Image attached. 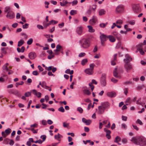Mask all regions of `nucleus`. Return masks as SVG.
Listing matches in <instances>:
<instances>
[{"label": "nucleus", "mask_w": 146, "mask_h": 146, "mask_svg": "<svg viewBox=\"0 0 146 146\" xmlns=\"http://www.w3.org/2000/svg\"><path fill=\"white\" fill-rule=\"evenodd\" d=\"M38 68L40 71H43V69L40 66H38Z\"/></svg>", "instance_id": "obj_61"}, {"label": "nucleus", "mask_w": 146, "mask_h": 146, "mask_svg": "<svg viewBox=\"0 0 146 146\" xmlns=\"http://www.w3.org/2000/svg\"><path fill=\"white\" fill-rule=\"evenodd\" d=\"M2 69H3V70H5L7 71L9 70V69L6 66V65H4L3 66V67L2 68Z\"/></svg>", "instance_id": "obj_49"}, {"label": "nucleus", "mask_w": 146, "mask_h": 146, "mask_svg": "<svg viewBox=\"0 0 146 146\" xmlns=\"http://www.w3.org/2000/svg\"><path fill=\"white\" fill-rule=\"evenodd\" d=\"M77 111H79L80 113H82L83 111V109L80 107H78L77 108Z\"/></svg>", "instance_id": "obj_46"}, {"label": "nucleus", "mask_w": 146, "mask_h": 146, "mask_svg": "<svg viewBox=\"0 0 146 146\" xmlns=\"http://www.w3.org/2000/svg\"><path fill=\"white\" fill-rule=\"evenodd\" d=\"M62 136L60 135L59 133H58L57 135H56L54 136V138L55 139H58L60 138V137H62Z\"/></svg>", "instance_id": "obj_39"}, {"label": "nucleus", "mask_w": 146, "mask_h": 146, "mask_svg": "<svg viewBox=\"0 0 146 146\" xmlns=\"http://www.w3.org/2000/svg\"><path fill=\"white\" fill-rule=\"evenodd\" d=\"M24 83V82L23 81H21L20 82H17L15 83V85L16 87H17L18 86H19V85H23Z\"/></svg>", "instance_id": "obj_36"}, {"label": "nucleus", "mask_w": 146, "mask_h": 146, "mask_svg": "<svg viewBox=\"0 0 146 146\" xmlns=\"http://www.w3.org/2000/svg\"><path fill=\"white\" fill-rule=\"evenodd\" d=\"M111 81H112L113 82L115 83H116L118 81V80H117L115 79L114 78H112L111 79Z\"/></svg>", "instance_id": "obj_58"}, {"label": "nucleus", "mask_w": 146, "mask_h": 146, "mask_svg": "<svg viewBox=\"0 0 146 146\" xmlns=\"http://www.w3.org/2000/svg\"><path fill=\"white\" fill-rule=\"evenodd\" d=\"M10 92L18 96H20L21 95V94L19 93V91L17 90H10Z\"/></svg>", "instance_id": "obj_19"}, {"label": "nucleus", "mask_w": 146, "mask_h": 146, "mask_svg": "<svg viewBox=\"0 0 146 146\" xmlns=\"http://www.w3.org/2000/svg\"><path fill=\"white\" fill-rule=\"evenodd\" d=\"M124 66L126 71L127 72H129L132 68V65L129 62L125 63Z\"/></svg>", "instance_id": "obj_7"}, {"label": "nucleus", "mask_w": 146, "mask_h": 146, "mask_svg": "<svg viewBox=\"0 0 146 146\" xmlns=\"http://www.w3.org/2000/svg\"><path fill=\"white\" fill-rule=\"evenodd\" d=\"M81 47L83 48H87L90 45V42L88 39L84 38L79 41Z\"/></svg>", "instance_id": "obj_3"}, {"label": "nucleus", "mask_w": 146, "mask_h": 146, "mask_svg": "<svg viewBox=\"0 0 146 146\" xmlns=\"http://www.w3.org/2000/svg\"><path fill=\"white\" fill-rule=\"evenodd\" d=\"M88 62V60L86 58H85L82 60L81 64L83 66L84 65Z\"/></svg>", "instance_id": "obj_30"}, {"label": "nucleus", "mask_w": 146, "mask_h": 146, "mask_svg": "<svg viewBox=\"0 0 146 146\" xmlns=\"http://www.w3.org/2000/svg\"><path fill=\"white\" fill-rule=\"evenodd\" d=\"M82 120L83 122L85 123L87 125H90L91 122V121L90 120H87L84 118H82Z\"/></svg>", "instance_id": "obj_18"}, {"label": "nucleus", "mask_w": 146, "mask_h": 146, "mask_svg": "<svg viewBox=\"0 0 146 146\" xmlns=\"http://www.w3.org/2000/svg\"><path fill=\"white\" fill-rule=\"evenodd\" d=\"M42 104L43 106L42 107L43 109H46V108L48 106L47 105L43 103H42Z\"/></svg>", "instance_id": "obj_60"}, {"label": "nucleus", "mask_w": 146, "mask_h": 146, "mask_svg": "<svg viewBox=\"0 0 146 146\" xmlns=\"http://www.w3.org/2000/svg\"><path fill=\"white\" fill-rule=\"evenodd\" d=\"M101 34L100 36V38L101 40V42L102 44L103 45L104 42L106 41L107 39L108 38V36H107L106 35H104V34H102L100 33Z\"/></svg>", "instance_id": "obj_6"}, {"label": "nucleus", "mask_w": 146, "mask_h": 146, "mask_svg": "<svg viewBox=\"0 0 146 146\" xmlns=\"http://www.w3.org/2000/svg\"><path fill=\"white\" fill-rule=\"evenodd\" d=\"M69 125V123L64 122L63 123V126L65 127H67Z\"/></svg>", "instance_id": "obj_48"}, {"label": "nucleus", "mask_w": 146, "mask_h": 146, "mask_svg": "<svg viewBox=\"0 0 146 146\" xmlns=\"http://www.w3.org/2000/svg\"><path fill=\"white\" fill-rule=\"evenodd\" d=\"M83 28L81 26L78 27L76 30V32L78 35H81L82 33Z\"/></svg>", "instance_id": "obj_12"}, {"label": "nucleus", "mask_w": 146, "mask_h": 146, "mask_svg": "<svg viewBox=\"0 0 146 146\" xmlns=\"http://www.w3.org/2000/svg\"><path fill=\"white\" fill-rule=\"evenodd\" d=\"M46 82L44 81H43L42 82V88H44V87L46 86Z\"/></svg>", "instance_id": "obj_56"}, {"label": "nucleus", "mask_w": 146, "mask_h": 146, "mask_svg": "<svg viewBox=\"0 0 146 146\" xmlns=\"http://www.w3.org/2000/svg\"><path fill=\"white\" fill-rule=\"evenodd\" d=\"M137 50L143 49L144 47L145 49V51L146 52V46H145L143 43H141L138 44L137 46Z\"/></svg>", "instance_id": "obj_15"}, {"label": "nucleus", "mask_w": 146, "mask_h": 146, "mask_svg": "<svg viewBox=\"0 0 146 146\" xmlns=\"http://www.w3.org/2000/svg\"><path fill=\"white\" fill-rule=\"evenodd\" d=\"M58 110L62 112H64L65 111V110L63 108V107H60L58 109Z\"/></svg>", "instance_id": "obj_40"}, {"label": "nucleus", "mask_w": 146, "mask_h": 146, "mask_svg": "<svg viewBox=\"0 0 146 146\" xmlns=\"http://www.w3.org/2000/svg\"><path fill=\"white\" fill-rule=\"evenodd\" d=\"M133 9L135 12H139L141 11V9L138 5H134L133 6Z\"/></svg>", "instance_id": "obj_14"}, {"label": "nucleus", "mask_w": 146, "mask_h": 146, "mask_svg": "<svg viewBox=\"0 0 146 146\" xmlns=\"http://www.w3.org/2000/svg\"><path fill=\"white\" fill-rule=\"evenodd\" d=\"M101 84L103 86H106V75L103 74H102L101 78L100 80Z\"/></svg>", "instance_id": "obj_5"}, {"label": "nucleus", "mask_w": 146, "mask_h": 146, "mask_svg": "<svg viewBox=\"0 0 146 146\" xmlns=\"http://www.w3.org/2000/svg\"><path fill=\"white\" fill-rule=\"evenodd\" d=\"M33 41V39L32 38H31L28 40L27 43L28 45H31Z\"/></svg>", "instance_id": "obj_37"}, {"label": "nucleus", "mask_w": 146, "mask_h": 146, "mask_svg": "<svg viewBox=\"0 0 146 146\" xmlns=\"http://www.w3.org/2000/svg\"><path fill=\"white\" fill-rule=\"evenodd\" d=\"M70 14L71 15H74L77 13V11L74 10H71L70 12Z\"/></svg>", "instance_id": "obj_38"}, {"label": "nucleus", "mask_w": 146, "mask_h": 146, "mask_svg": "<svg viewBox=\"0 0 146 146\" xmlns=\"http://www.w3.org/2000/svg\"><path fill=\"white\" fill-rule=\"evenodd\" d=\"M7 18L9 19H12L14 18L15 15L13 12L12 11L9 12L6 15Z\"/></svg>", "instance_id": "obj_11"}, {"label": "nucleus", "mask_w": 146, "mask_h": 146, "mask_svg": "<svg viewBox=\"0 0 146 146\" xmlns=\"http://www.w3.org/2000/svg\"><path fill=\"white\" fill-rule=\"evenodd\" d=\"M46 136L45 135H42L40 136V138L42 139V141H44L46 139Z\"/></svg>", "instance_id": "obj_44"}, {"label": "nucleus", "mask_w": 146, "mask_h": 146, "mask_svg": "<svg viewBox=\"0 0 146 146\" xmlns=\"http://www.w3.org/2000/svg\"><path fill=\"white\" fill-rule=\"evenodd\" d=\"M1 52L3 54H7V52L5 49V48H2L1 49Z\"/></svg>", "instance_id": "obj_47"}, {"label": "nucleus", "mask_w": 146, "mask_h": 146, "mask_svg": "<svg viewBox=\"0 0 146 146\" xmlns=\"http://www.w3.org/2000/svg\"><path fill=\"white\" fill-rule=\"evenodd\" d=\"M83 92L84 94L88 95H89L91 94L90 92L88 89H84L83 90Z\"/></svg>", "instance_id": "obj_27"}, {"label": "nucleus", "mask_w": 146, "mask_h": 146, "mask_svg": "<svg viewBox=\"0 0 146 146\" xmlns=\"http://www.w3.org/2000/svg\"><path fill=\"white\" fill-rule=\"evenodd\" d=\"M32 91L33 92V94L36 95L37 97L40 98L41 97V94L40 92H38L37 93L35 89L33 90Z\"/></svg>", "instance_id": "obj_21"}, {"label": "nucleus", "mask_w": 146, "mask_h": 146, "mask_svg": "<svg viewBox=\"0 0 146 146\" xmlns=\"http://www.w3.org/2000/svg\"><path fill=\"white\" fill-rule=\"evenodd\" d=\"M62 48L61 46L59 44L57 45L56 46V48L58 50H59V51H60V50L61 48Z\"/></svg>", "instance_id": "obj_50"}, {"label": "nucleus", "mask_w": 146, "mask_h": 146, "mask_svg": "<svg viewBox=\"0 0 146 146\" xmlns=\"http://www.w3.org/2000/svg\"><path fill=\"white\" fill-rule=\"evenodd\" d=\"M11 131V130L10 128H8L5 130V132L7 135H8L10 133Z\"/></svg>", "instance_id": "obj_34"}, {"label": "nucleus", "mask_w": 146, "mask_h": 146, "mask_svg": "<svg viewBox=\"0 0 146 146\" xmlns=\"http://www.w3.org/2000/svg\"><path fill=\"white\" fill-rule=\"evenodd\" d=\"M66 73L68 74H70L72 75L73 74L74 71L73 70H70L69 69H67L65 71Z\"/></svg>", "instance_id": "obj_26"}, {"label": "nucleus", "mask_w": 146, "mask_h": 146, "mask_svg": "<svg viewBox=\"0 0 146 146\" xmlns=\"http://www.w3.org/2000/svg\"><path fill=\"white\" fill-rule=\"evenodd\" d=\"M95 66V65L94 63L90 64V68L86 69L85 70V72L88 75L92 74L93 73V70Z\"/></svg>", "instance_id": "obj_4"}, {"label": "nucleus", "mask_w": 146, "mask_h": 146, "mask_svg": "<svg viewBox=\"0 0 146 146\" xmlns=\"http://www.w3.org/2000/svg\"><path fill=\"white\" fill-rule=\"evenodd\" d=\"M88 28V31L90 32L93 33L94 32V29H93V27L91 26H87Z\"/></svg>", "instance_id": "obj_28"}, {"label": "nucleus", "mask_w": 146, "mask_h": 146, "mask_svg": "<svg viewBox=\"0 0 146 146\" xmlns=\"http://www.w3.org/2000/svg\"><path fill=\"white\" fill-rule=\"evenodd\" d=\"M29 24L26 23L25 25H23V29H27L28 27Z\"/></svg>", "instance_id": "obj_51"}, {"label": "nucleus", "mask_w": 146, "mask_h": 146, "mask_svg": "<svg viewBox=\"0 0 146 146\" xmlns=\"http://www.w3.org/2000/svg\"><path fill=\"white\" fill-rule=\"evenodd\" d=\"M131 141L133 142L135 144L140 146H145L146 145V139L142 136L137 138L133 137Z\"/></svg>", "instance_id": "obj_1"}, {"label": "nucleus", "mask_w": 146, "mask_h": 146, "mask_svg": "<svg viewBox=\"0 0 146 146\" xmlns=\"http://www.w3.org/2000/svg\"><path fill=\"white\" fill-rule=\"evenodd\" d=\"M10 140L8 138L5 139L4 140V142L6 144H8L9 143V142Z\"/></svg>", "instance_id": "obj_43"}, {"label": "nucleus", "mask_w": 146, "mask_h": 146, "mask_svg": "<svg viewBox=\"0 0 146 146\" xmlns=\"http://www.w3.org/2000/svg\"><path fill=\"white\" fill-rule=\"evenodd\" d=\"M122 128L123 129H126L127 128V126L125 123H122L121 125Z\"/></svg>", "instance_id": "obj_53"}, {"label": "nucleus", "mask_w": 146, "mask_h": 146, "mask_svg": "<svg viewBox=\"0 0 146 146\" xmlns=\"http://www.w3.org/2000/svg\"><path fill=\"white\" fill-rule=\"evenodd\" d=\"M60 3L61 6H64L68 4H69V2L65 0H63L62 2H60Z\"/></svg>", "instance_id": "obj_22"}, {"label": "nucleus", "mask_w": 146, "mask_h": 146, "mask_svg": "<svg viewBox=\"0 0 146 146\" xmlns=\"http://www.w3.org/2000/svg\"><path fill=\"white\" fill-rule=\"evenodd\" d=\"M78 1L77 0H74L72 2H69V4H72L73 6L76 5L78 3Z\"/></svg>", "instance_id": "obj_33"}, {"label": "nucleus", "mask_w": 146, "mask_h": 146, "mask_svg": "<svg viewBox=\"0 0 146 146\" xmlns=\"http://www.w3.org/2000/svg\"><path fill=\"white\" fill-rule=\"evenodd\" d=\"M24 43V41L22 39H21L18 42V46H21Z\"/></svg>", "instance_id": "obj_29"}, {"label": "nucleus", "mask_w": 146, "mask_h": 146, "mask_svg": "<svg viewBox=\"0 0 146 146\" xmlns=\"http://www.w3.org/2000/svg\"><path fill=\"white\" fill-rule=\"evenodd\" d=\"M108 38H109L110 41L111 42H114L115 40V38L112 35L109 36H108Z\"/></svg>", "instance_id": "obj_24"}, {"label": "nucleus", "mask_w": 146, "mask_h": 146, "mask_svg": "<svg viewBox=\"0 0 146 146\" xmlns=\"http://www.w3.org/2000/svg\"><path fill=\"white\" fill-rule=\"evenodd\" d=\"M121 140V138L119 136H117L115 138L114 142L118 143V141H120Z\"/></svg>", "instance_id": "obj_35"}, {"label": "nucleus", "mask_w": 146, "mask_h": 146, "mask_svg": "<svg viewBox=\"0 0 146 146\" xmlns=\"http://www.w3.org/2000/svg\"><path fill=\"white\" fill-rule=\"evenodd\" d=\"M124 7L123 5H120L117 6L116 8L115 12L117 13H120L123 11Z\"/></svg>", "instance_id": "obj_9"}, {"label": "nucleus", "mask_w": 146, "mask_h": 146, "mask_svg": "<svg viewBox=\"0 0 146 146\" xmlns=\"http://www.w3.org/2000/svg\"><path fill=\"white\" fill-rule=\"evenodd\" d=\"M132 58L130 56L127 54L125 55V58L123 59V61L125 63L129 62L132 61Z\"/></svg>", "instance_id": "obj_13"}, {"label": "nucleus", "mask_w": 146, "mask_h": 146, "mask_svg": "<svg viewBox=\"0 0 146 146\" xmlns=\"http://www.w3.org/2000/svg\"><path fill=\"white\" fill-rule=\"evenodd\" d=\"M110 104L108 102H102L100 106L98 107V114L99 115L103 114L106 110L110 108Z\"/></svg>", "instance_id": "obj_2"}, {"label": "nucleus", "mask_w": 146, "mask_h": 146, "mask_svg": "<svg viewBox=\"0 0 146 146\" xmlns=\"http://www.w3.org/2000/svg\"><path fill=\"white\" fill-rule=\"evenodd\" d=\"M105 13L106 11L104 9H101L99 11V15L100 16L105 14Z\"/></svg>", "instance_id": "obj_25"}, {"label": "nucleus", "mask_w": 146, "mask_h": 146, "mask_svg": "<svg viewBox=\"0 0 146 146\" xmlns=\"http://www.w3.org/2000/svg\"><path fill=\"white\" fill-rule=\"evenodd\" d=\"M58 23V21H55L54 20H52L51 21H49V23H46L44 22L43 23V25L44 27L46 28L48 26H49L51 24H56Z\"/></svg>", "instance_id": "obj_8"}, {"label": "nucleus", "mask_w": 146, "mask_h": 146, "mask_svg": "<svg viewBox=\"0 0 146 146\" xmlns=\"http://www.w3.org/2000/svg\"><path fill=\"white\" fill-rule=\"evenodd\" d=\"M4 11L5 12L7 13L9 12L12 11L11 10L10 7L7 6L5 8Z\"/></svg>", "instance_id": "obj_23"}, {"label": "nucleus", "mask_w": 146, "mask_h": 146, "mask_svg": "<svg viewBox=\"0 0 146 146\" xmlns=\"http://www.w3.org/2000/svg\"><path fill=\"white\" fill-rule=\"evenodd\" d=\"M124 94L127 95V93H128V88H125L124 89Z\"/></svg>", "instance_id": "obj_52"}, {"label": "nucleus", "mask_w": 146, "mask_h": 146, "mask_svg": "<svg viewBox=\"0 0 146 146\" xmlns=\"http://www.w3.org/2000/svg\"><path fill=\"white\" fill-rule=\"evenodd\" d=\"M29 56L30 58L33 60L36 57V54L34 52H31L29 53Z\"/></svg>", "instance_id": "obj_20"}, {"label": "nucleus", "mask_w": 146, "mask_h": 146, "mask_svg": "<svg viewBox=\"0 0 146 146\" xmlns=\"http://www.w3.org/2000/svg\"><path fill=\"white\" fill-rule=\"evenodd\" d=\"M86 14L87 15H90L92 13V8L90 7L89 9L87 11Z\"/></svg>", "instance_id": "obj_31"}, {"label": "nucleus", "mask_w": 146, "mask_h": 146, "mask_svg": "<svg viewBox=\"0 0 146 146\" xmlns=\"http://www.w3.org/2000/svg\"><path fill=\"white\" fill-rule=\"evenodd\" d=\"M132 126L134 129L136 130L137 131L139 130V128L136 125L133 124Z\"/></svg>", "instance_id": "obj_57"}, {"label": "nucleus", "mask_w": 146, "mask_h": 146, "mask_svg": "<svg viewBox=\"0 0 146 146\" xmlns=\"http://www.w3.org/2000/svg\"><path fill=\"white\" fill-rule=\"evenodd\" d=\"M37 27L39 29H43V26L40 25H37Z\"/></svg>", "instance_id": "obj_55"}, {"label": "nucleus", "mask_w": 146, "mask_h": 146, "mask_svg": "<svg viewBox=\"0 0 146 146\" xmlns=\"http://www.w3.org/2000/svg\"><path fill=\"white\" fill-rule=\"evenodd\" d=\"M85 55V53H80L79 55V56L80 57H82L84 56Z\"/></svg>", "instance_id": "obj_64"}, {"label": "nucleus", "mask_w": 146, "mask_h": 146, "mask_svg": "<svg viewBox=\"0 0 146 146\" xmlns=\"http://www.w3.org/2000/svg\"><path fill=\"white\" fill-rule=\"evenodd\" d=\"M122 23H123V21H122V20H118L116 22V23L117 24H118L119 25L121 24Z\"/></svg>", "instance_id": "obj_54"}, {"label": "nucleus", "mask_w": 146, "mask_h": 146, "mask_svg": "<svg viewBox=\"0 0 146 146\" xmlns=\"http://www.w3.org/2000/svg\"><path fill=\"white\" fill-rule=\"evenodd\" d=\"M107 24H108L107 23H100V26L101 27L104 28L107 25Z\"/></svg>", "instance_id": "obj_41"}, {"label": "nucleus", "mask_w": 146, "mask_h": 146, "mask_svg": "<svg viewBox=\"0 0 146 146\" xmlns=\"http://www.w3.org/2000/svg\"><path fill=\"white\" fill-rule=\"evenodd\" d=\"M98 19L97 17L96 16H93L92 18L89 21L90 23L93 25H95L97 22Z\"/></svg>", "instance_id": "obj_10"}, {"label": "nucleus", "mask_w": 146, "mask_h": 146, "mask_svg": "<svg viewBox=\"0 0 146 146\" xmlns=\"http://www.w3.org/2000/svg\"><path fill=\"white\" fill-rule=\"evenodd\" d=\"M117 68H115L114 70H113V76L114 77L117 78L118 77V76L117 75Z\"/></svg>", "instance_id": "obj_32"}, {"label": "nucleus", "mask_w": 146, "mask_h": 146, "mask_svg": "<svg viewBox=\"0 0 146 146\" xmlns=\"http://www.w3.org/2000/svg\"><path fill=\"white\" fill-rule=\"evenodd\" d=\"M104 131L106 132V137L108 139H110L111 138L110 133L111 131L110 130H107L106 129H104Z\"/></svg>", "instance_id": "obj_16"}, {"label": "nucleus", "mask_w": 146, "mask_h": 146, "mask_svg": "<svg viewBox=\"0 0 146 146\" xmlns=\"http://www.w3.org/2000/svg\"><path fill=\"white\" fill-rule=\"evenodd\" d=\"M127 117L122 115V119L123 120L126 121L127 120Z\"/></svg>", "instance_id": "obj_62"}, {"label": "nucleus", "mask_w": 146, "mask_h": 146, "mask_svg": "<svg viewBox=\"0 0 146 146\" xmlns=\"http://www.w3.org/2000/svg\"><path fill=\"white\" fill-rule=\"evenodd\" d=\"M54 54H52L51 55H49L48 56V58L49 59H51L53 57H54Z\"/></svg>", "instance_id": "obj_59"}, {"label": "nucleus", "mask_w": 146, "mask_h": 146, "mask_svg": "<svg viewBox=\"0 0 146 146\" xmlns=\"http://www.w3.org/2000/svg\"><path fill=\"white\" fill-rule=\"evenodd\" d=\"M38 127V124L37 123H35L33 125H30L31 127L32 128H33L34 129V128L37 127Z\"/></svg>", "instance_id": "obj_42"}, {"label": "nucleus", "mask_w": 146, "mask_h": 146, "mask_svg": "<svg viewBox=\"0 0 146 146\" xmlns=\"http://www.w3.org/2000/svg\"><path fill=\"white\" fill-rule=\"evenodd\" d=\"M31 95V92H26L25 94V96L28 97Z\"/></svg>", "instance_id": "obj_45"}, {"label": "nucleus", "mask_w": 146, "mask_h": 146, "mask_svg": "<svg viewBox=\"0 0 146 146\" xmlns=\"http://www.w3.org/2000/svg\"><path fill=\"white\" fill-rule=\"evenodd\" d=\"M122 142L123 143H125L127 142V140L126 139L123 138L122 140Z\"/></svg>", "instance_id": "obj_63"}, {"label": "nucleus", "mask_w": 146, "mask_h": 146, "mask_svg": "<svg viewBox=\"0 0 146 146\" xmlns=\"http://www.w3.org/2000/svg\"><path fill=\"white\" fill-rule=\"evenodd\" d=\"M107 95L110 97L113 98L115 96L116 94L114 92H107Z\"/></svg>", "instance_id": "obj_17"}]
</instances>
